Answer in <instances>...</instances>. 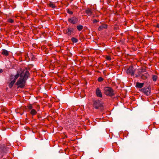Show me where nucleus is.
I'll return each mask as SVG.
<instances>
[{"label":"nucleus","mask_w":159,"mask_h":159,"mask_svg":"<svg viewBox=\"0 0 159 159\" xmlns=\"http://www.w3.org/2000/svg\"><path fill=\"white\" fill-rule=\"evenodd\" d=\"M29 75V72L27 70H26L25 72H22L20 74V78L16 83L18 88H23L25 87L26 81Z\"/></svg>","instance_id":"1"},{"label":"nucleus","mask_w":159,"mask_h":159,"mask_svg":"<svg viewBox=\"0 0 159 159\" xmlns=\"http://www.w3.org/2000/svg\"><path fill=\"white\" fill-rule=\"evenodd\" d=\"M149 75L146 71L145 69H142L138 71L137 75H136V77H140L143 80H145L146 79L148 76Z\"/></svg>","instance_id":"2"},{"label":"nucleus","mask_w":159,"mask_h":159,"mask_svg":"<svg viewBox=\"0 0 159 159\" xmlns=\"http://www.w3.org/2000/svg\"><path fill=\"white\" fill-rule=\"evenodd\" d=\"M104 94L107 96L111 97L114 95V90L111 87H106L104 88Z\"/></svg>","instance_id":"3"},{"label":"nucleus","mask_w":159,"mask_h":159,"mask_svg":"<svg viewBox=\"0 0 159 159\" xmlns=\"http://www.w3.org/2000/svg\"><path fill=\"white\" fill-rule=\"evenodd\" d=\"M93 105L94 108L96 109L103 106V103L99 100H93Z\"/></svg>","instance_id":"4"},{"label":"nucleus","mask_w":159,"mask_h":159,"mask_svg":"<svg viewBox=\"0 0 159 159\" xmlns=\"http://www.w3.org/2000/svg\"><path fill=\"white\" fill-rule=\"evenodd\" d=\"M8 148L4 145L0 146V154L4 155L8 152Z\"/></svg>","instance_id":"5"},{"label":"nucleus","mask_w":159,"mask_h":159,"mask_svg":"<svg viewBox=\"0 0 159 159\" xmlns=\"http://www.w3.org/2000/svg\"><path fill=\"white\" fill-rule=\"evenodd\" d=\"M135 70V69L134 68L133 66H130L126 70V72L128 74H130L132 75H134Z\"/></svg>","instance_id":"6"},{"label":"nucleus","mask_w":159,"mask_h":159,"mask_svg":"<svg viewBox=\"0 0 159 159\" xmlns=\"http://www.w3.org/2000/svg\"><path fill=\"white\" fill-rule=\"evenodd\" d=\"M140 91L144 93L147 96H149L150 94V89L148 87L147 88H144L141 89Z\"/></svg>","instance_id":"7"},{"label":"nucleus","mask_w":159,"mask_h":159,"mask_svg":"<svg viewBox=\"0 0 159 159\" xmlns=\"http://www.w3.org/2000/svg\"><path fill=\"white\" fill-rule=\"evenodd\" d=\"M74 29L71 27H68L66 29V34H67L68 35H70L72 33L74 32Z\"/></svg>","instance_id":"8"},{"label":"nucleus","mask_w":159,"mask_h":159,"mask_svg":"<svg viewBox=\"0 0 159 159\" xmlns=\"http://www.w3.org/2000/svg\"><path fill=\"white\" fill-rule=\"evenodd\" d=\"M68 21L72 24H75L77 23L78 19L75 16L72 17L68 19Z\"/></svg>","instance_id":"9"},{"label":"nucleus","mask_w":159,"mask_h":159,"mask_svg":"<svg viewBox=\"0 0 159 159\" xmlns=\"http://www.w3.org/2000/svg\"><path fill=\"white\" fill-rule=\"evenodd\" d=\"M95 92L96 94L97 97L100 98L102 97V93L99 88H97Z\"/></svg>","instance_id":"10"},{"label":"nucleus","mask_w":159,"mask_h":159,"mask_svg":"<svg viewBox=\"0 0 159 159\" xmlns=\"http://www.w3.org/2000/svg\"><path fill=\"white\" fill-rule=\"evenodd\" d=\"M86 13L89 16L92 15L93 13V11L92 10L89 8L87 9L85 11Z\"/></svg>","instance_id":"11"},{"label":"nucleus","mask_w":159,"mask_h":159,"mask_svg":"<svg viewBox=\"0 0 159 159\" xmlns=\"http://www.w3.org/2000/svg\"><path fill=\"white\" fill-rule=\"evenodd\" d=\"M107 28V26L106 25L104 24L100 26L98 28L99 31H101L104 29H106Z\"/></svg>","instance_id":"12"},{"label":"nucleus","mask_w":159,"mask_h":159,"mask_svg":"<svg viewBox=\"0 0 159 159\" xmlns=\"http://www.w3.org/2000/svg\"><path fill=\"white\" fill-rule=\"evenodd\" d=\"M143 83L137 82L136 84V86L137 88H141L143 87Z\"/></svg>","instance_id":"13"},{"label":"nucleus","mask_w":159,"mask_h":159,"mask_svg":"<svg viewBox=\"0 0 159 159\" xmlns=\"http://www.w3.org/2000/svg\"><path fill=\"white\" fill-rule=\"evenodd\" d=\"M2 54L6 56L8 55L9 54L8 52L5 49H3L2 50Z\"/></svg>","instance_id":"14"},{"label":"nucleus","mask_w":159,"mask_h":159,"mask_svg":"<svg viewBox=\"0 0 159 159\" xmlns=\"http://www.w3.org/2000/svg\"><path fill=\"white\" fill-rule=\"evenodd\" d=\"M15 80H12L11 81V82L9 84V87L10 88H11L13 86V84L15 83Z\"/></svg>","instance_id":"15"},{"label":"nucleus","mask_w":159,"mask_h":159,"mask_svg":"<svg viewBox=\"0 0 159 159\" xmlns=\"http://www.w3.org/2000/svg\"><path fill=\"white\" fill-rule=\"evenodd\" d=\"M30 112L31 113V114L32 115H35L37 113V112L34 109H32L31 110Z\"/></svg>","instance_id":"16"},{"label":"nucleus","mask_w":159,"mask_h":159,"mask_svg":"<svg viewBox=\"0 0 159 159\" xmlns=\"http://www.w3.org/2000/svg\"><path fill=\"white\" fill-rule=\"evenodd\" d=\"M49 6L52 8H55L56 6L55 4H53L52 2H50L48 4Z\"/></svg>","instance_id":"17"},{"label":"nucleus","mask_w":159,"mask_h":159,"mask_svg":"<svg viewBox=\"0 0 159 159\" xmlns=\"http://www.w3.org/2000/svg\"><path fill=\"white\" fill-rule=\"evenodd\" d=\"M157 76L156 75H153L152 76V79L153 81H156L157 80Z\"/></svg>","instance_id":"18"},{"label":"nucleus","mask_w":159,"mask_h":159,"mask_svg":"<svg viewBox=\"0 0 159 159\" xmlns=\"http://www.w3.org/2000/svg\"><path fill=\"white\" fill-rule=\"evenodd\" d=\"M77 28L79 31H81L83 28V26L82 25H78Z\"/></svg>","instance_id":"19"},{"label":"nucleus","mask_w":159,"mask_h":159,"mask_svg":"<svg viewBox=\"0 0 159 159\" xmlns=\"http://www.w3.org/2000/svg\"><path fill=\"white\" fill-rule=\"evenodd\" d=\"M71 39L73 43H76L78 42V39L74 37H72Z\"/></svg>","instance_id":"20"},{"label":"nucleus","mask_w":159,"mask_h":159,"mask_svg":"<svg viewBox=\"0 0 159 159\" xmlns=\"http://www.w3.org/2000/svg\"><path fill=\"white\" fill-rule=\"evenodd\" d=\"M67 12L70 14L72 15L73 14V12L72 11H71L69 9H67Z\"/></svg>","instance_id":"21"},{"label":"nucleus","mask_w":159,"mask_h":159,"mask_svg":"<svg viewBox=\"0 0 159 159\" xmlns=\"http://www.w3.org/2000/svg\"><path fill=\"white\" fill-rule=\"evenodd\" d=\"M19 74H17L16 75H15L14 77V79L13 80H15V82H16V80L17 79V78L19 77Z\"/></svg>","instance_id":"22"},{"label":"nucleus","mask_w":159,"mask_h":159,"mask_svg":"<svg viewBox=\"0 0 159 159\" xmlns=\"http://www.w3.org/2000/svg\"><path fill=\"white\" fill-rule=\"evenodd\" d=\"M99 82H101L103 80V79L101 77H99L98 80Z\"/></svg>","instance_id":"23"},{"label":"nucleus","mask_w":159,"mask_h":159,"mask_svg":"<svg viewBox=\"0 0 159 159\" xmlns=\"http://www.w3.org/2000/svg\"><path fill=\"white\" fill-rule=\"evenodd\" d=\"M8 21L9 22H10V23H12L13 22H14V21L13 20L11 19H9L8 20Z\"/></svg>","instance_id":"24"},{"label":"nucleus","mask_w":159,"mask_h":159,"mask_svg":"<svg viewBox=\"0 0 159 159\" xmlns=\"http://www.w3.org/2000/svg\"><path fill=\"white\" fill-rule=\"evenodd\" d=\"M27 107L30 110H31L32 109V108L33 107H32V105H29Z\"/></svg>","instance_id":"25"},{"label":"nucleus","mask_w":159,"mask_h":159,"mask_svg":"<svg viewBox=\"0 0 159 159\" xmlns=\"http://www.w3.org/2000/svg\"><path fill=\"white\" fill-rule=\"evenodd\" d=\"M106 59L107 60L110 61L111 59V57L110 56H107L106 57Z\"/></svg>","instance_id":"26"},{"label":"nucleus","mask_w":159,"mask_h":159,"mask_svg":"<svg viewBox=\"0 0 159 159\" xmlns=\"http://www.w3.org/2000/svg\"><path fill=\"white\" fill-rule=\"evenodd\" d=\"M93 23H96V22H98L99 21L98 20H97L94 19L93 20Z\"/></svg>","instance_id":"27"},{"label":"nucleus","mask_w":159,"mask_h":159,"mask_svg":"<svg viewBox=\"0 0 159 159\" xmlns=\"http://www.w3.org/2000/svg\"><path fill=\"white\" fill-rule=\"evenodd\" d=\"M3 72V70L2 69H0V73H2Z\"/></svg>","instance_id":"28"},{"label":"nucleus","mask_w":159,"mask_h":159,"mask_svg":"<svg viewBox=\"0 0 159 159\" xmlns=\"http://www.w3.org/2000/svg\"><path fill=\"white\" fill-rule=\"evenodd\" d=\"M11 78H13V76H11Z\"/></svg>","instance_id":"29"}]
</instances>
